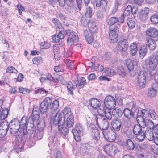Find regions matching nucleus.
Here are the masks:
<instances>
[{
    "instance_id": "nucleus-1",
    "label": "nucleus",
    "mask_w": 158,
    "mask_h": 158,
    "mask_svg": "<svg viewBox=\"0 0 158 158\" xmlns=\"http://www.w3.org/2000/svg\"><path fill=\"white\" fill-rule=\"evenodd\" d=\"M35 131L34 127H26V129L25 128H21L19 133V136H20L22 139H25L28 137V135H29V139L27 140V143L30 147L34 145L35 143V141L33 140L32 136Z\"/></svg>"
},
{
    "instance_id": "nucleus-2",
    "label": "nucleus",
    "mask_w": 158,
    "mask_h": 158,
    "mask_svg": "<svg viewBox=\"0 0 158 158\" xmlns=\"http://www.w3.org/2000/svg\"><path fill=\"white\" fill-rule=\"evenodd\" d=\"M63 124L67 127H72L74 123V116L69 108H65L64 110Z\"/></svg>"
},
{
    "instance_id": "nucleus-3",
    "label": "nucleus",
    "mask_w": 158,
    "mask_h": 158,
    "mask_svg": "<svg viewBox=\"0 0 158 158\" xmlns=\"http://www.w3.org/2000/svg\"><path fill=\"white\" fill-rule=\"evenodd\" d=\"M119 25H115L114 27H109L108 32V39L110 42L113 43L118 41V31H119Z\"/></svg>"
},
{
    "instance_id": "nucleus-4",
    "label": "nucleus",
    "mask_w": 158,
    "mask_h": 158,
    "mask_svg": "<svg viewBox=\"0 0 158 158\" xmlns=\"http://www.w3.org/2000/svg\"><path fill=\"white\" fill-rule=\"evenodd\" d=\"M19 121L17 119H15L11 121L8 124L6 122V126L8 129H10L11 134H15L18 131L20 128Z\"/></svg>"
},
{
    "instance_id": "nucleus-5",
    "label": "nucleus",
    "mask_w": 158,
    "mask_h": 158,
    "mask_svg": "<svg viewBox=\"0 0 158 158\" xmlns=\"http://www.w3.org/2000/svg\"><path fill=\"white\" fill-rule=\"evenodd\" d=\"M148 61L150 69L152 70L150 72V75L151 76L154 75L155 73V69L157 65L158 57L155 55H151Z\"/></svg>"
},
{
    "instance_id": "nucleus-6",
    "label": "nucleus",
    "mask_w": 158,
    "mask_h": 158,
    "mask_svg": "<svg viewBox=\"0 0 158 158\" xmlns=\"http://www.w3.org/2000/svg\"><path fill=\"white\" fill-rule=\"evenodd\" d=\"M94 117L97 125L98 126H99L100 124H101V127H100L101 128V129H102L103 131H106V130L109 127V124L108 121L104 117H102L101 115H95Z\"/></svg>"
},
{
    "instance_id": "nucleus-7",
    "label": "nucleus",
    "mask_w": 158,
    "mask_h": 158,
    "mask_svg": "<svg viewBox=\"0 0 158 158\" xmlns=\"http://www.w3.org/2000/svg\"><path fill=\"white\" fill-rule=\"evenodd\" d=\"M52 101L50 98H46L40 105L39 110L42 114H46L48 107L50 106Z\"/></svg>"
},
{
    "instance_id": "nucleus-8",
    "label": "nucleus",
    "mask_w": 158,
    "mask_h": 158,
    "mask_svg": "<svg viewBox=\"0 0 158 158\" xmlns=\"http://www.w3.org/2000/svg\"><path fill=\"white\" fill-rule=\"evenodd\" d=\"M105 106L108 108L113 109L116 106V100L113 97L109 95L106 97L104 101Z\"/></svg>"
},
{
    "instance_id": "nucleus-9",
    "label": "nucleus",
    "mask_w": 158,
    "mask_h": 158,
    "mask_svg": "<svg viewBox=\"0 0 158 158\" xmlns=\"http://www.w3.org/2000/svg\"><path fill=\"white\" fill-rule=\"evenodd\" d=\"M146 73L143 71H140L138 75L137 84L140 88L145 87L146 83Z\"/></svg>"
},
{
    "instance_id": "nucleus-10",
    "label": "nucleus",
    "mask_w": 158,
    "mask_h": 158,
    "mask_svg": "<svg viewBox=\"0 0 158 158\" xmlns=\"http://www.w3.org/2000/svg\"><path fill=\"white\" fill-rule=\"evenodd\" d=\"M102 132L103 136L106 140L111 142L116 139V134L112 129L111 131H103Z\"/></svg>"
},
{
    "instance_id": "nucleus-11",
    "label": "nucleus",
    "mask_w": 158,
    "mask_h": 158,
    "mask_svg": "<svg viewBox=\"0 0 158 158\" xmlns=\"http://www.w3.org/2000/svg\"><path fill=\"white\" fill-rule=\"evenodd\" d=\"M129 47L128 41L125 40H121L117 43L116 46V49L121 52H126L127 50Z\"/></svg>"
},
{
    "instance_id": "nucleus-12",
    "label": "nucleus",
    "mask_w": 158,
    "mask_h": 158,
    "mask_svg": "<svg viewBox=\"0 0 158 158\" xmlns=\"http://www.w3.org/2000/svg\"><path fill=\"white\" fill-rule=\"evenodd\" d=\"M104 149L106 152L109 155H115L119 152L118 149L116 146L110 144L105 145Z\"/></svg>"
},
{
    "instance_id": "nucleus-13",
    "label": "nucleus",
    "mask_w": 158,
    "mask_h": 158,
    "mask_svg": "<svg viewBox=\"0 0 158 158\" xmlns=\"http://www.w3.org/2000/svg\"><path fill=\"white\" fill-rule=\"evenodd\" d=\"M64 112H63L57 113L55 115L53 118V123L56 125H60L63 123L62 119H63Z\"/></svg>"
},
{
    "instance_id": "nucleus-14",
    "label": "nucleus",
    "mask_w": 158,
    "mask_h": 158,
    "mask_svg": "<svg viewBox=\"0 0 158 158\" xmlns=\"http://www.w3.org/2000/svg\"><path fill=\"white\" fill-rule=\"evenodd\" d=\"M112 130L115 132L120 131L122 126V122L120 119H114L111 122Z\"/></svg>"
},
{
    "instance_id": "nucleus-15",
    "label": "nucleus",
    "mask_w": 158,
    "mask_h": 158,
    "mask_svg": "<svg viewBox=\"0 0 158 158\" xmlns=\"http://www.w3.org/2000/svg\"><path fill=\"white\" fill-rule=\"evenodd\" d=\"M145 35L149 37L156 38L158 36V31L154 27H150L145 31Z\"/></svg>"
},
{
    "instance_id": "nucleus-16",
    "label": "nucleus",
    "mask_w": 158,
    "mask_h": 158,
    "mask_svg": "<svg viewBox=\"0 0 158 158\" xmlns=\"http://www.w3.org/2000/svg\"><path fill=\"white\" fill-rule=\"evenodd\" d=\"M58 128L59 133L61 135L63 138H66V135L69 132V127L64 124H62L61 125H58Z\"/></svg>"
},
{
    "instance_id": "nucleus-17",
    "label": "nucleus",
    "mask_w": 158,
    "mask_h": 158,
    "mask_svg": "<svg viewBox=\"0 0 158 158\" xmlns=\"http://www.w3.org/2000/svg\"><path fill=\"white\" fill-rule=\"evenodd\" d=\"M46 80H49L50 81V84L51 85H53V83L56 84L59 81V80L57 78H54L51 74H48L45 78L41 77L40 78V81L41 82H44ZM55 84L54 85H55Z\"/></svg>"
},
{
    "instance_id": "nucleus-18",
    "label": "nucleus",
    "mask_w": 158,
    "mask_h": 158,
    "mask_svg": "<svg viewBox=\"0 0 158 158\" xmlns=\"http://www.w3.org/2000/svg\"><path fill=\"white\" fill-rule=\"evenodd\" d=\"M149 11V9L148 7H145L143 10L140 11L139 13V17L141 20L144 21L147 19Z\"/></svg>"
},
{
    "instance_id": "nucleus-19",
    "label": "nucleus",
    "mask_w": 158,
    "mask_h": 158,
    "mask_svg": "<svg viewBox=\"0 0 158 158\" xmlns=\"http://www.w3.org/2000/svg\"><path fill=\"white\" fill-rule=\"evenodd\" d=\"M146 43L150 49L153 50L156 48V44L155 41L152 38L147 37L146 38Z\"/></svg>"
},
{
    "instance_id": "nucleus-20",
    "label": "nucleus",
    "mask_w": 158,
    "mask_h": 158,
    "mask_svg": "<svg viewBox=\"0 0 158 158\" xmlns=\"http://www.w3.org/2000/svg\"><path fill=\"white\" fill-rule=\"evenodd\" d=\"M93 129L91 134L92 138L96 140L99 139L100 137V134L98 129L93 125H92Z\"/></svg>"
},
{
    "instance_id": "nucleus-21",
    "label": "nucleus",
    "mask_w": 158,
    "mask_h": 158,
    "mask_svg": "<svg viewBox=\"0 0 158 158\" xmlns=\"http://www.w3.org/2000/svg\"><path fill=\"white\" fill-rule=\"evenodd\" d=\"M124 116L127 118L130 119L135 115V112L132 109L125 108L123 110Z\"/></svg>"
},
{
    "instance_id": "nucleus-22",
    "label": "nucleus",
    "mask_w": 158,
    "mask_h": 158,
    "mask_svg": "<svg viewBox=\"0 0 158 158\" xmlns=\"http://www.w3.org/2000/svg\"><path fill=\"white\" fill-rule=\"evenodd\" d=\"M89 104L94 109H97L101 105V103L99 100L96 98H92L89 101Z\"/></svg>"
},
{
    "instance_id": "nucleus-23",
    "label": "nucleus",
    "mask_w": 158,
    "mask_h": 158,
    "mask_svg": "<svg viewBox=\"0 0 158 158\" xmlns=\"http://www.w3.org/2000/svg\"><path fill=\"white\" fill-rule=\"evenodd\" d=\"M112 115L115 117L116 119L118 118L121 117L123 114V112L121 109L119 107H116L114 109L112 112Z\"/></svg>"
},
{
    "instance_id": "nucleus-24",
    "label": "nucleus",
    "mask_w": 158,
    "mask_h": 158,
    "mask_svg": "<svg viewBox=\"0 0 158 158\" xmlns=\"http://www.w3.org/2000/svg\"><path fill=\"white\" fill-rule=\"evenodd\" d=\"M125 147L129 150H132L135 148V145L133 142L130 139L126 140L125 144Z\"/></svg>"
},
{
    "instance_id": "nucleus-25",
    "label": "nucleus",
    "mask_w": 158,
    "mask_h": 158,
    "mask_svg": "<svg viewBox=\"0 0 158 158\" xmlns=\"http://www.w3.org/2000/svg\"><path fill=\"white\" fill-rule=\"evenodd\" d=\"M39 117V109L36 108H34L32 113L31 119L33 121H37L38 120Z\"/></svg>"
},
{
    "instance_id": "nucleus-26",
    "label": "nucleus",
    "mask_w": 158,
    "mask_h": 158,
    "mask_svg": "<svg viewBox=\"0 0 158 158\" xmlns=\"http://www.w3.org/2000/svg\"><path fill=\"white\" fill-rule=\"evenodd\" d=\"M85 6L86 8L85 15L87 17L91 18L94 13L93 11V5L91 4Z\"/></svg>"
},
{
    "instance_id": "nucleus-27",
    "label": "nucleus",
    "mask_w": 158,
    "mask_h": 158,
    "mask_svg": "<svg viewBox=\"0 0 158 158\" xmlns=\"http://www.w3.org/2000/svg\"><path fill=\"white\" fill-rule=\"evenodd\" d=\"M97 7L102 6L103 11H105L106 8V2L105 0H97L96 2Z\"/></svg>"
},
{
    "instance_id": "nucleus-28",
    "label": "nucleus",
    "mask_w": 158,
    "mask_h": 158,
    "mask_svg": "<svg viewBox=\"0 0 158 158\" xmlns=\"http://www.w3.org/2000/svg\"><path fill=\"white\" fill-rule=\"evenodd\" d=\"M130 53L132 56H135L137 53L138 48L137 44L135 43H132L130 46Z\"/></svg>"
},
{
    "instance_id": "nucleus-29",
    "label": "nucleus",
    "mask_w": 158,
    "mask_h": 158,
    "mask_svg": "<svg viewBox=\"0 0 158 158\" xmlns=\"http://www.w3.org/2000/svg\"><path fill=\"white\" fill-rule=\"evenodd\" d=\"M137 65V62L134 60H128L127 62V66L129 71H132L133 70L134 66L135 65Z\"/></svg>"
},
{
    "instance_id": "nucleus-30",
    "label": "nucleus",
    "mask_w": 158,
    "mask_h": 158,
    "mask_svg": "<svg viewBox=\"0 0 158 158\" xmlns=\"http://www.w3.org/2000/svg\"><path fill=\"white\" fill-rule=\"evenodd\" d=\"M119 19L116 17H112L109 18L108 20V23L109 27H114L113 25L119 22Z\"/></svg>"
},
{
    "instance_id": "nucleus-31",
    "label": "nucleus",
    "mask_w": 158,
    "mask_h": 158,
    "mask_svg": "<svg viewBox=\"0 0 158 158\" xmlns=\"http://www.w3.org/2000/svg\"><path fill=\"white\" fill-rule=\"evenodd\" d=\"M66 87L68 89V93L71 95L73 94V91L74 90L76 87L73 86L71 82H69L66 84Z\"/></svg>"
},
{
    "instance_id": "nucleus-32",
    "label": "nucleus",
    "mask_w": 158,
    "mask_h": 158,
    "mask_svg": "<svg viewBox=\"0 0 158 158\" xmlns=\"http://www.w3.org/2000/svg\"><path fill=\"white\" fill-rule=\"evenodd\" d=\"M145 138L148 140L151 141L153 140L154 136L153 132L150 130H146L145 131Z\"/></svg>"
},
{
    "instance_id": "nucleus-33",
    "label": "nucleus",
    "mask_w": 158,
    "mask_h": 158,
    "mask_svg": "<svg viewBox=\"0 0 158 158\" xmlns=\"http://www.w3.org/2000/svg\"><path fill=\"white\" fill-rule=\"evenodd\" d=\"M87 26L89 28L90 31H91V32L95 33L97 32V28L95 23L89 21Z\"/></svg>"
},
{
    "instance_id": "nucleus-34",
    "label": "nucleus",
    "mask_w": 158,
    "mask_h": 158,
    "mask_svg": "<svg viewBox=\"0 0 158 158\" xmlns=\"http://www.w3.org/2000/svg\"><path fill=\"white\" fill-rule=\"evenodd\" d=\"M133 131L135 135L138 134L139 132L142 131V126L140 124H138L134 125L133 127Z\"/></svg>"
},
{
    "instance_id": "nucleus-35",
    "label": "nucleus",
    "mask_w": 158,
    "mask_h": 158,
    "mask_svg": "<svg viewBox=\"0 0 158 158\" xmlns=\"http://www.w3.org/2000/svg\"><path fill=\"white\" fill-rule=\"evenodd\" d=\"M145 131L144 132V131H142L139 132L138 134H137L135 135L136 138L137 140L139 141H143L145 138Z\"/></svg>"
},
{
    "instance_id": "nucleus-36",
    "label": "nucleus",
    "mask_w": 158,
    "mask_h": 158,
    "mask_svg": "<svg viewBox=\"0 0 158 158\" xmlns=\"http://www.w3.org/2000/svg\"><path fill=\"white\" fill-rule=\"evenodd\" d=\"M33 139L34 140H36L41 139L43 136V132L38 131L35 130L34 132Z\"/></svg>"
},
{
    "instance_id": "nucleus-37",
    "label": "nucleus",
    "mask_w": 158,
    "mask_h": 158,
    "mask_svg": "<svg viewBox=\"0 0 158 158\" xmlns=\"http://www.w3.org/2000/svg\"><path fill=\"white\" fill-rule=\"evenodd\" d=\"M59 106V102L58 100H55L52 103L51 108V113L53 114L56 111Z\"/></svg>"
},
{
    "instance_id": "nucleus-38",
    "label": "nucleus",
    "mask_w": 158,
    "mask_h": 158,
    "mask_svg": "<svg viewBox=\"0 0 158 158\" xmlns=\"http://www.w3.org/2000/svg\"><path fill=\"white\" fill-rule=\"evenodd\" d=\"M84 34L86 41L89 44L91 43L93 39L91 33L88 32V31L86 30L84 31Z\"/></svg>"
},
{
    "instance_id": "nucleus-39",
    "label": "nucleus",
    "mask_w": 158,
    "mask_h": 158,
    "mask_svg": "<svg viewBox=\"0 0 158 158\" xmlns=\"http://www.w3.org/2000/svg\"><path fill=\"white\" fill-rule=\"evenodd\" d=\"M105 73L106 75L109 76H114L116 74V72L114 69L108 67L105 68Z\"/></svg>"
},
{
    "instance_id": "nucleus-40",
    "label": "nucleus",
    "mask_w": 158,
    "mask_h": 158,
    "mask_svg": "<svg viewBox=\"0 0 158 158\" xmlns=\"http://www.w3.org/2000/svg\"><path fill=\"white\" fill-rule=\"evenodd\" d=\"M147 48L146 47H143L139 49V56L141 59H143L147 53Z\"/></svg>"
},
{
    "instance_id": "nucleus-41",
    "label": "nucleus",
    "mask_w": 158,
    "mask_h": 158,
    "mask_svg": "<svg viewBox=\"0 0 158 158\" xmlns=\"http://www.w3.org/2000/svg\"><path fill=\"white\" fill-rule=\"evenodd\" d=\"M146 119L143 118L141 115H138L136 118L138 124H140L142 125L143 127L144 128L145 127V121Z\"/></svg>"
},
{
    "instance_id": "nucleus-42",
    "label": "nucleus",
    "mask_w": 158,
    "mask_h": 158,
    "mask_svg": "<svg viewBox=\"0 0 158 158\" xmlns=\"http://www.w3.org/2000/svg\"><path fill=\"white\" fill-rule=\"evenodd\" d=\"M78 39L77 35H73V36L69 37L67 39V42L69 45L73 44L75 41H77Z\"/></svg>"
},
{
    "instance_id": "nucleus-43",
    "label": "nucleus",
    "mask_w": 158,
    "mask_h": 158,
    "mask_svg": "<svg viewBox=\"0 0 158 158\" xmlns=\"http://www.w3.org/2000/svg\"><path fill=\"white\" fill-rule=\"evenodd\" d=\"M86 83L85 79L84 77H82L81 79L80 82L76 84V86L77 88L81 89L83 87Z\"/></svg>"
},
{
    "instance_id": "nucleus-44",
    "label": "nucleus",
    "mask_w": 158,
    "mask_h": 158,
    "mask_svg": "<svg viewBox=\"0 0 158 158\" xmlns=\"http://www.w3.org/2000/svg\"><path fill=\"white\" fill-rule=\"evenodd\" d=\"M145 127L150 129H152L154 127V124L152 121L147 119L145 121Z\"/></svg>"
},
{
    "instance_id": "nucleus-45",
    "label": "nucleus",
    "mask_w": 158,
    "mask_h": 158,
    "mask_svg": "<svg viewBox=\"0 0 158 158\" xmlns=\"http://www.w3.org/2000/svg\"><path fill=\"white\" fill-rule=\"evenodd\" d=\"M111 109L107 108V109H106V112L104 114V115L109 120L111 119L112 115Z\"/></svg>"
},
{
    "instance_id": "nucleus-46",
    "label": "nucleus",
    "mask_w": 158,
    "mask_h": 158,
    "mask_svg": "<svg viewBox=\"0 0 158 158\" xmlns=\"http://www.w3.org/2000/svg\"><path fill=\"white\" fill-rule=\"evenodd\" d=\"M71 131L73 135L74 138L75 140L77 142L80 141L81 140L80 134L81 133H78V131H76V130L75 131L74 130H72Z\"/></svg>"
},
{
    "instance_id": "nucleus-47",
    "label": "nucleus",
    "mask_w": 158,
    "mask_h": 158,
    "mask_svg": "<svg viewBox=\"0 0 158 158\" xmlns=\"http://www.w3.org/2000/svg\"><path fill=\"white\" fill-rule=\"evenodd\" d=\"M151 22L153 24L158 23V12L152 15L150 18Z\"/></svg>"
},
{
    "instance_id": "nucleus-48",
    "label": "nucleus",
    "mask_w": 158,
    "mask_h": 158,
    "mask_svg": "<svg viewBox=\"0 0 158 158\" xmlns=\"http://www.w3.org/2000/svg\"><path fill=\"white\" fill-rule=\"evenodd\" d=\"M127 23L128 27L131 29L135 27V24L134 19L130 18L127 19Z\"/></svg>"
},
{
    "instance_id": "nucleus-49",
    "label": "nucleus",
    "mask_w": 158,
    "mask_h": 158,
    "mask_svg": "<svg viewBox=\"0 0 158 158\" xmlns=\"http://www.w3.org/2000/svg\"><path fill=\"white\" fill-rule=\"evenodd\" d=\"M45 126V123L44 121L40 122L37 126V130L40 132L43 133V131Z\"/></svg>"
},
{
    "instance_id": "nucleus-50",
    "label": "nucleus",
    "mask_w": 158,
    "mask_h": 158,
    "mask_svg": "<svg viewBox=\"0 0 158 158\" xmlns=\"http://www.w3.org/2000/svg\"><path fill=\"white\" fill-rule=\"evenodd\" d=\"M7 132V128H4L3 127H0V138L4 137L6 135Z\"/></svg>"
},
{
    "instance_id": "nucleus-51",
    "label": "nucleus",
    "mask_w": 158,
    "mask_h": 158,
    "mask_svg": "<svg viewBox=\"0 0 158 158\" xmlns=\"http://www.w3.org/2000/svg\"><path fill=\"white\" fill-rule=\"evenodd\" d=\"M52 21L54 24L55 27L59 29H60L62 27V24L57 19L53 18L52 19Z\"/></svg>"
},
{
    "instance_id": "nucleus-52",
    "label": "nucleus",
    "mask_w": 158,
    "mask_h": 158,
    "mask_svg": "<svg viewBox=\"0 0 158 158\" xmlns=\"http://www.w3.org/2000/svg\"><path fill=\"white\" fill-rule=\"evenodd\" d=\"M8 110L7 109L3 110L1 112L0 118L1 119H5L8 114Z\"/></svg>"
},
{
    "instance_id": "nucleus-53",
    "label": "nucleus",
    "mask_w": 158,
    "mask_h": 158,
    "mask_svg": "<svg viewBox=\"0 0 158 158\" xmlns=\"http://www.w3.org/2000/svg\"><path fill=\"white\" fill-rule=\"evenodd\" d=\"M48 92V91L46 90L43 88H38L36 89L34 91V94H37L40 93L41 94L47 93Z\"/></svg>"
},
{
    "instance_id": "nucleus-54",
    "label": "nucleus",
    "mask_w": 158,
    "mask_h": 158,
    "mask_svg": "<svg viewBox=\"0 0 158 158\" xmlns=\"http://www.w3.org/2000/svg\"><path fill=\"white\" fill-rule=\"evenodd\" d=\"M117 73L122 77H124L126 75L125 71L122 67H119L118 68Z\"/></svg>"
},
{
    "instance_id": "nucleus-55",
    "label": "nucleus",
    "mask_w": 158,
    "mask_h": 158,
    "mask_svg": "<svg viewBox=\"0 0 158 158\" xmlns=\"http://www.w3.org/2000/svg\"><path fill=\"white\" fill-rule=\"evenodd\" d=\"M98 108L97 110L99 114V115H100V114H102V115H104V114L106 112V109H107V108L105 106H100Z\"/></svg>"
},
{
    "instance_id": "nucleus-56",
    "label": "nucleus",
    "mask_w": 158,
    "mask_h": 158,
    "mask_svg": "<svg viewBox=\"0 0 158 158\" xmlns=\"http://www.w3.org/2000/svg\"><path fill=\"white\" fill-rule=\"evenodd\" d=\"M139 157L141 158H157L153 154L148 153L145 156L143 154L139 155Z\"/></svg>"
},
{
    "instance_id": "nucleus-57",
    "label": "nucleus",
    "mask_w": 158,
    "mask_h": 158,
    "mask_svg": "<svg viewBox=\"0 0 158 158\" xmlns=\"http://www.w3.org/2000/svg\"><path fill=\"white\" fill-rule=\"evenodd\" d=\"M65 35L69 36V37H72L73 36V35H77V34L75 33V32L73 31L68 29L64 30Z\"/></svg>"
},
{
    "instance_id": "nucleus-58",
    "label": "nucleus",
    "mask_w": 158,
    "mask_h": 158,
    "mask_svg": "<svg viewBox=\"0 0 158 158\" xmlns=\"http://www.w3.org/2000/svg\"><path fill=\"white\" fill-rule=\"evenodd\" d=\"M148 94L150 96L154 97L156 94V90L153 88H150L148 90Z\"/></svg>"
},
{
    "instance_id": "nucleus-59",
    "label": "nucleus",
    "mask_w": 158,
    "mask_h": 158,
    "mask_svg": "<svg viewBox=\"0 0 158 158\" xmlns=\"http://www.w3.org/2000/svg\"><path fill=\"white\" fill-rule=\"evenodd\" d=\"M17 70L12 66L8 67L6 69V72L8 73H17Z\"/></svg>"
},
{
    "instance_id": "nucleus-60",
    "label": "nucleus",
    "mask_w": 158,
    "mask_h": 158,
    "mask_svg": "<svg viewBox=\"0 0 158 158\" xmlns=\"http://www.w3.org/2000/svg\"><path fill=\"white\" fill-rule=\"evenodd\" d=\"M131 5H128L125 9V10L123 13V15H125V16H128L131 12Z\"/></svg>"
},
{
    "instance_id": "nucleus-61",
    "label": "nucleus",
    "mask_w": 158,
    "mask_h": 158,
    "mask_svg": "<svg viewBox=\"0 0 158 158\" xmlns=\"http://www.w3.org/2000/svg\"><path fill=\"white\" fill-rule=\"evenodd\" d=\"M19 92L23 94H27L30 92V90L27 88H24L22 87L19 88Z\"/></svg>"
},
{
    "instance_id": "nucleus-62",
    "label": "nucleus",
    "mask_w": 158,
    "mask_h": 158,
    "mask_svg": "<svg viewBox=\"0 0 158 158\" xmlns=\"http://www.w3.org/2000/svg\"><path fill=\"white\" fill-rule=\"evenodd\" d=\"M42 49H47L49 48L50 46V44L47 41L42 42L40 45Z\"/></svg>"
},
{
    "instance_id": "nucleus-63",
    "label": "nucleus",
    "mask_w": 158,
    "mask_h": 158,
    "mask_svg": "<svg viewBox=\"0 0 158 158\" xmlns=\"http://www.w3.org/2000/svg\"><path fill=\"white\" fill-rule=\"evenodd\" d=\"M32 61L34 64H38L41 63L42 62L43 60L41 57H37L33 58L32 60Z\"/></svg>"
},
{
    "instance_id": "nucleus-64",
    "label": "nucleus",
    "mask_w": 158,
    "mask_h": 158,
    "mask_svg": "<svg viewBox=\"0 0 158 158\" xmlns=\"http://www.w3.org/2000/svg\"><path fill=\"white\" fill-rule=\"evenodd\" d=\"M54 69V71L56 72H63L64 70L63 66L61 64L57 66H55Z\"/></svg>"
}]
</instances>
